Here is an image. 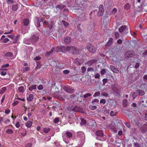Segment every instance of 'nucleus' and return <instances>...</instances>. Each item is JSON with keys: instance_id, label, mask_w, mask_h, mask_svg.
<instances>
[{"instance_id": "f257e3e1", "label": "nucleus", "mask_w": 147, "mask_h": 147, "mask_svg": "<svg viewBox=\"0 0 147 147\" xmlns=\"http://www.w3.org/2000/svg\"><path fill=\"white\" fill-rule=\"evenodd\" d=\"M87 1L85 0H76L75 7H77V9L84 8L86 7Z\"/></svg>"}, {"instance_id": "f03ea898", "label": "nucleus", "mask_w": 147, "mask_h": 147, "mask_svg": "<svg viewBox=\"0 0 147 147\" xmlns=\"http://www.w3.org/2000/svg\"><path fill=\"white\" fill-rule=\"evenodd\" d=\"M72 136V133L70 131H67L65 133H63L62 137L63 141L66 142L68 139H70Z\"/></svg>"}, {"instance_id": "7ed1b4c3", "label": "nucleus", "mask_w": 147, "mask_h": 147, "mask_svg": "<svg viewBox=\"0 0 147 147\" xmlns=\"http://www.w3.org/2000/svg\"><path fill=\"white\" fill-rule=\"evenodd\" d=\"M87 49L89 52L92 53H94L96 51L95 47L89 43L87 44Z\"/></svg>"}, {"instance_id": "20e7f679", "label": "nucleus", "mask_w": 147, "mask_h": 147, "mask_svg": "<svg viewBox=\"0 0 147 147\" xmlns=\"http://www.w3.org/2000/svg\"><path fill=\"white\" fill-rule=\"evenodd\" d=\"M77 138L78 139L81 141L82 143L84 142L85 140V136L84 133L82 132H79L77 133Z\"/></svg>"}, {"instance_id": "39448f33", "label": "nucleus", "mask_w": 147, "mask_h": 147, "mask_svg": "<svg viewBox=\"0 0 147 147\" xmlns=\"http://www.w3.org/2000/svg\"><path fill=\"white\" fill-rule=\"evenodd\" d=\"M66 50L67 51L72 53H76L78 51L76 48L74 47H67Z\"/></svg>"}, {"instance_id": "423d86ee", "label": "nucleus", "mask_w": 147, "mask_h": 147, "mask_svg": "<svg viewBox=\"0 0 147 147\" xmlns=\"http://www.w3.org/2000/svg\"><path fill=\"white\" fill-rule=\"evenodd\" d=\"M39 37L37 36H36L34 34L31 35V36L30 38V40L31 42H34L37 41L39 40Z\"/></svg>"}, {"instance_id": "0eeeda50", "label": "nucleus", "mask_w": 147, "mask_h": 147, "mask_svg": "<svg viewBox=\"0 0 147 147\" xmlns=\"http://www.w3.org/2000/svg\"><path fill=\"white\" fill-rule=\"evenodd\" d=\"M99 11L98 13V16H101L103 14L104 10L103 6L102 5H100L99 7Z\"/></svg>"}, {"instance_id": "6e6552de", "label": "nucleus", "mask_w": 147, "mask_h": 147, "mask_svg": "<svg viewBox=\"0 0 147 147\" xmlns=\"http://www.w3.org/2000/svg\"><path fill=\"white\" fill-rule=\"evenodd\" d=\"M63 89L66 92L70 93H73L74 91V89H72L66 86H64Z\"/></svg>"}, {"instance_id": "1a4fd4ad", "label": "nucleus", "mask_w": 147, "mask_h": 147, "mask_svg": "<svg viewBox=\"0 0 147 147\" xmlns=\"http://www.w3.org/2000/svg\"><path fill=\"white\" fill-rule=\"evenodd\" d=\"M134 55V51H129L126 52L125 54V55L126 57L129 58L133 57Z\"/></svg>"}, {"instance_id": "9d476101", "label": "nucleus", "mask_w": 147, "mask_h": 147, "mask_svg": "<svg viewBox=\"0 0 147 147\" xmlns=\"http://www.w3.org/2000/svg\"><path fill=\"white\" fill-rule=\"evenodd\" d=\"M110 68L112 71L114 73L116 74H118L119 72V70L118 69L116 68L114 66L111 65L110 66Z\"/></svg>"}, {"instance_id": "9b49d317", "label": "nucleus", "mask_w": 147, "mask_h": 147, "mask_svg": "<svg viewBox=\"0 0 147 147\" xmlns=\"http://www.w3.org/2000/svg\"><path fill=\"white\" fill-rule=\"evenodd\" d=\"M96 61L97 60L95 59L91 60L87 62L86 64L88 65L89 66H91L94 63H95Z\"/></svg>"}, {"instance_id": "f8f14e48", "label": "nucleus", "mask_w": 147, "mask_h": 147, "mask_svg": "<svg viewBox=\"0 0 147 147\" xmlns=\"http://www.w3.org/2000/svg\"><path fill=\"white\" fill-rule=\"evenodd\" d=\"M30 21L29 20L28 18L24 19L23 21V23L24 25L27 26H28L29 24Z\"/></svg>"}, {"instance_id": "ddd939ff", "label": "nucleus", "mask_w": 147, "mask_h": 147, "mask_svg": "<svg viewBox=\"0 0 147 147\" xmlns=\"http://www.w3.org/2000/svg\"><path fill=\"white\" fill-rule=\"evenodd\" d=\"M96 136L101 137L104 135V134L103 132L100 130H98L96 131Z\"/></svg>"}, {"instance_id": "4468645a", "label": "nucleus", "mask_w": 147, "mask_h": 147, "mask_svg": "<svg viewBox=\"0 0 147 147\" xmlns=\"http://www.w3.org/2000/svg\"><path fill=\"white\" fill-rule=\"evenodd\" d=\"M113 41V38H110L108 42L105 45V46L106 47H109L112 44Z\"/></svg>"}, {"instance_id": "2eb2a0df", "label": "nucleus", "mask_w": 147, "mask_h": 147, "mask_svg": "<svg viewBox=\"0 0 147 147\" xmlns=\"http://www.w3.org/2000/svg\"><path fill=\"white\" fill-rule=\"evenodd\" d=\"M65 7V6L64 5H57L56 6L55 8L57 9L62 10Z\"/></svg>"}, {"instance_id": "dca6fc26", "label": "nucleus", "mask_w": 147, "mask_h": 147, "mask_svg": "<svg viewBox=\"0 0 147 147\" xmlns=\"http://www.w3.org/2000/svg\"><path fill=\"white\" fill-rule=\"evenodd\" d=\"M55 48L54 47H52L50 51L49 52H47L45 54V56L46 57H48L49 55H51L54 50Z\"/></svg>"}, {"instance_id": "f3484780", "label": "nucleus", "mask_w": 147, "mask_h": 147, "mask_svg": "<svg viewBox=\"0 0 147 147\" xmlns=\"http://www.w3.org/2000/svg\"><path fill=\"white\" fill-rule=\"evenodd\" d=\"M126 28L127 26H122L119 28V31L120 33H122L124 30Z\"/></svg>"}, {"instance_id": "a211bd4d", "label": "nucleus", "mask_w": 147, "mask_h": 147, "mask_svg": "<svg viewBox=\"0 0 147 147\" xmlns=\"http://www.w3.org/2000/svg\"><path fill=\"white\" fill-rule=\"evenodd\" d=\"M33 99V95L32 94L28 95V96H27V99L28 101H32Z\"/></svg>"}, {"instance_id": "6ab92c4d", "label": "nucleus", "mask_w": 147, "mask_h": 147, "mask_svg": "<svg viewBox=\"0 0 147 147\" xmlns=\"http://www.w3.org/2000/svg\"><path fill=\"white\" fill-rule=\"evenodd\" d=\"M13 55V54L12 53L10 52H7L5 54V56H6L7 59H9Z\"/></svg>"}, {"instance_id": "aec40b11", "label": "nucleus", "mask_w": 147, "mask_h": 147, "mask_svg": "<svg viewBox=\"0 0 147 147\" xmlns=\"http://www.w3.org/2000/svg\"><path fill=\"white\" fill-rule=\"evenodd\" d=\"M64 41L65 43L68 44L71 42V39L70 37H66L65 38Z\"/></svg>"}, {"instance_id": "412c9836", "label": "nucleus", "mask_w": 147, "mask_h": 147, "mask_svg": "<svg viewBox=\"0 0 147 147\" xmlns=\"http://www.w3.org/2000/svg\"><path fill=\"white\" fill-rule=\"evenodd\" d=\"M18 8V4H16L13 5L12 6V9L13 11H16Z\"/></svg>"}, {"instance_id": "4be33fe9", "label": "nucleus", "mask_w": 147, "mask_h": 147, "mask_svg": "<svg viewBox=\"0 0 147 147\" xmlns=\"http://www.w3.org/2000/svg\"><path fill=\"white\" fill-rule=\"evenodd\" d=\"M32 124V121H28L26 124V125L28 127L30 128L31 127Z\"/></svg>"}, {"instance_id": "5701e85b", "label": "nucleus", "mask_w": 147, "mask_h": 147, "mask_svg": "<svg viewBox=\"0 0 147 147\" xmlns=\"http://www.w3.org/2000/svg\"><path fill=\"white\" fill-rule=\"evenodd\" d=\"M36 85H32L29 88V90L31 91L36 89Z\"/></svg>"}, {"instance_id": "b1692460", "label": "nucleus", "mask_w": 147, "mask_h": 147, "mask_svg": "<svg viewBox=\"0 0 147 147\" xmlns=\"http://www.w3.org/2000/svg\"><path fill=\"white\" fill-rule=\"evenodd\" d=\"M76 37H77V39L79 41H82L83 39L82 35L79 34L78 35V36H77Z\"/></svg>"}, {"instance_id": "393cba45", "label": "nucleus", "mask_w": 147, "mask_h": 147, "mask_svg": "<svg viewBox=\"0 0 147 147\" xmlns=\"http://www.w3.org/2000/svg\"><path fill=\"white\" fill-rule=\"evenodd\" d=\"M18 90L19 92L21 93H23L25 91L24 87L23 86H21L19 87Z\"/></svg>"}, {"instance_id": "a878e982", "label": "nucleus", "mask_w": 147, "mask_h": 147, "mask_svg": "<svg viewBox=\"0 0 147 147\" xmlns=\"http://www.w3.org/2000/svg\"><path fill=\"white\" fill-rule=\"evenodd\" d=\"M131 5L129 3H127L124 6V7L125 9L126 10H128L130 9Z\"/></svg>"}, {"instance_id": "bb28decb", "label": "nucleus", "mask_w": 147, "mask_h": 147, "mask_svg": "<svg viewBox=\"0 0 147 147\" xmlns=\"http://www.w3.org/2000/svg\"><path fill=\"white\" fill-rule=\"evenodd\" d=\"M7 89L6 87H3L0 89V94H3L6 90Z\"/></svg>"}, {"instance_id": "cd10ccee", "label": "nucleus", "mask_w": 147, "mask_h": 147, "mask_svg": "<svg viewBox=\"0 0 147 147\" xmlns=\"http://www.w3.org/2000/svg\"><path fill=\"white\" fill-rule=\"evenodd\" d=\"M7 69H3L4 71H2L1 72L0 74L1 76H5L7 74L6 72L5 71H7Z\"/></svg>"}, {"instance_id": "c85d7f7f", "label": "nucleus", "mask_w": 147, "mask_h": 147, "mask_svg": "<svg viewBox=\"0 0 147 147\" xmlns=\"http://www.w3.org/2000/svg\"><path fill=\"white\" fill-rule=\"evenodd\" d=\"M55 51L57 52H60L62 51V49L60 47H57L55 48Z\"/></svg>"}, {"instance_id": "c756f323", "label": "nucleus", "mask_w": 147, "mask_h": 147, "mask_svg": "<svg viewBox=\"0 0 147 147\" xmlns=\"http://www.w3.org/2000/svg\"><path fill=\"white\" fill-rule=\"evenodd\" d=\"M138 94L140 96H142L145 94V93L142 90H138Z\"/></svg>"}, {"instance_id": "7c9ffc66", "label": "nucleus", "mask_w": 147, "mask_h": 147, "mask_svg": "<svg viewBox=\"0 0 147 147\" xmlns=\"http://www.w3.org/2000/svg\"><path fill=\"white\" fill-rule=\"evenodd\" d=\"M134 147H140V144L139 143H137V142H134L133 143Z\"/></svg>"}, {"instance_id": "2f4dec72", "label": "nucleus", "mask_w": 147, "mask_h": 147, "mask_svg": "<svg viewBox=\"0 0 147 147\" xmlns=\"http://www.w3.org/2000/svg\"><path fill=\"white\" fill-rule=\"evenodd\" d=\"M127 100L126 99H124L123 100V105L124 107H126L127 105Z\"/></svg>"}, {"instance_id": "473e14b6", "label": "nucleus", "mask_w": 147, "mask_h": 147, "mask_svg": "<svg viewBox=\"0 0 147 147\" xmlns=\"http://www.w3.org/2000/svg\"><path fill=\"white\" fill-rule=\"evenodd\" d=\"M90 109L91 110H94L96 109L97 107L96 106H89Z\"/></svg>"}, {"instance_id": "72a5a7b5", "label": "nucleus", "mask_w": 147, "mask_h": 147, "mask_svg": "<svg viewBox=\"0 0 147 147\" xmlns=\"http://www.w3.org/2000/svg\"><path fill=\"white\" fill-rule=\"evenodd\" d=\"M86 122V120L83 118L81 120V121L80 123V124L81 125L85 124Z\"/></svg>"}, {"instance_id": "f704fd0d", "label": "nucleus", "mask_w": 147, "mask_h": 147, "mask_svg": "<svg viewBox=\"0 0 147 147\" xmlns=\"http://www.w3.org/2000/svg\"><path fill=\"white\" fill-rule=\"evenodd\" d=\"M117 112H114L113 111H111L110 113V115L111 116H113L116 115Z\"/></svg>"}, {"instance_id": "c9c22d12", "label": "nucleus", "mask_w": 147, "mask_h": 147, "mask_svg": "<svg viewBox=\"0 0 147 147\" xmlns=\"http://www.w3.org/2000/svg\"><path fill=\"white\" fill-rule=\"evenodd\" d=\"M91 96V94L89 93H87L83 96L84 98H87L88 97H90Z\"/></svg>"}, {"instance_id": "e433bc0d", "label": "nucleus", "mask_w": 147, "mask_h": 147, "mask_svg": "<svg viewBox=\"0 0 147 147\" xmlns=\"http://www.w3.org/2000/svg\"><path fill=\"white\" fill-rule=\"evenodd\" d=\"M6 132L7 134H11L13 133V131L11 129H8L6 130Z\"/></svg>"}, {"instance_id": "4c0bfd02", "label": "nucleus", "mask_w": 147, "mask_h": 147, "mask_svg": "<svg viewBox=\"0 0 147 147\" xmlns=\"http://www.w3.org/2000/svg\"><path fill=\"white\" fill-rule=\"evenodd\" d=\"M50 129L49 128H44L43 129V131L45 133H47L49 131Z\"/></svg>"}, {"instance_id": "58836bf2", "label": "nucleus", "mask_w": 147, "mask_h": 147, "mask_svg": "<svg viewBox=\"0 0 147 147\" xmlns=\"http://www.w3.org/2000/svg\"><path fill=\"white\" fill-rule=\"evenodd\" d=\"M100 95V92H97L94 93V94L93 96L94 97L99 96Z\"/></svg>"}, {"instance_id": "ea45409f", "label": "nucleus", "mask_w": 147, "mask_h": 147, "mask_svg": "<svg viewBox=\"0 0 147 147\" xmlns=\"http://www.w3.org/2000/svg\"><path fill=\"white\" fill-rule=\"evenodd\" d=\"M106 72V70L105 69H102L100 71V74L102 75L105 74Z\"/></svg>"}, {"instance_id": "a19ab883", "label": "nucleus", "mask_w": 147, "mask_h": 147, "mask_svg": "<svg viewBox=\"0 0 147 147\" xmlns=\"http://www.w3.org/2000/svg\"><path fill=\"white\" fill-rule=\"evenodd\" d=\"M59 121V118H57V117H56L54 119L53 121V122L54 123H57Z\"/></svg>"}, {"instance_id": "79ce46f5", "label": "nucleus", "mask_w": 147, "mask_h": 147, "mask_svg": "<svg viewBox=\"0 0 147 147\" xmlns=\"http://www.w3.org/2000/svg\"><path fill=\"white\" fill-rule=\"evenodd\" d=\"M108 81V79L107 78H104L102 80L103 84L105 85Z\"/></svg>"}, {"instance_id": "37998d69", "label": "nucleus", "mask_w": 147, "mask_h": 147, "mask_svg": "<svg viewBox=\"0 0 147 147\" xmlns=\"http://www.w3.org/2000/svg\"><path fill=\"white\" fill-rule=\"evenodd\" d=\"M81 69L82 70V72L83 73H84L86 70V69L85 67L83 66L82 67Z\"/></svg>"}, {"instance_id": "c03bdc74", "label": "nucleus", "mask_w": 147, "mask_h": 147, "mask_svg": "<svg viewBox=\"0 0 147 147\" xmlns=\"http://www.w3.org/2000/svg\"><path fill=\"white\" fill-rule=\"evenodd\" d=\"M9 65L8 63H6L5 64L2 65L1 66V67L2 68H4L8 67L9 66Z\"/></svg>"}, {"instance_id": "a18cd8bd", "label": "nucleus", "mask_w": 147, "mask_h": 147, "mask_svg": "<svg viewBox=\"0 0 147 147\" xmlns=\"http://www.w3.org/2000/svg\"><path fill=\"white\" fill-rule=\"evenodd\" d=\"M13 0H7V3L8 4L13 3Z\"/></svg>"}, {"instance_id": "49530a36", "label": "nucleus", "mask_w": 147, "mask_h": 147, "mask_svg": "<svg viewBox=\"0 0 147 147\" xmlns=\"http://www.w3.org/2000/svg\"><path fill=\"white\" fill-rule=\"evenodd\" d=\"M10 112V110L9 109H7L5 110V113L6 114H8Z\"/></svg>"}, {"instance_id": "de8ad7c7", "label": "nucleus", "mask_w": 147, "mask_h": 147, "mask_svg": "<svg viewBox=\"0 0 147 147\" xmlns=\"http://www.w3.org/2000/svg\"><path fill=\"white\" fill-rule=\"evenodd\" d=\"M7 36L9 38H11L12 40L15 37V36L13 35H7Z\"/></svg>"}, {"instance_id": "09e8293b", "label": "nucleus", "mask_w": 147, "mask_h": 147, "mask_svg": "<svg viewBox=\"0 0 147 147\" xmlns=\"http://www.w3.org/2000/svg\"><path fill=\"white\" fill-rule=\"evenodd\" d=\"M106 100L104 99L100 100V103L101 104L103 103V104H105L106 103Z\"/></svg>"}, {"instance_id": "8fccbe9b", "label": "nucleus", "mask_w": 147, "mask_h": 147, "mask_svg": "<svg viewBox=\"0 0 147 147\" xmlns=\"http://www.w3.org/2000/svg\"><path fill=\"white\" fill-rule=\"evenodd\" d=\"M62 22L63 23L64 26L65 27H67L68 25V24L65 21H62Z\"/></svg>"}, {"instance_id": "3c124183", "label": "nucleus", "mask_w": 147, "mask_h": 147, "mask_svg": "<svg viewBox=\"0 0 147 147\" xmlns=\"http://www.w3.org/2000/svg\"><path fill=\"white\" fill-rule=\"evenodd\" d=\"M101 94L102 96L107 97L108 96V94L106 92H103Z\"/></svg>"}, {"instance_id": "603ef678", "label": "nucleus", "mask_w": 147, "mask_h": 147, "mask_svg": "<svg viewBox=\"0 0 147 147\" xmlns=\"http://www.w3.org/2000/svg\"><path fill=\"white\" fill-rule=\"evenodd\" d=\"M140 66V63H136L135 66V68L136 69L138 68Z\"/></svg>"}, {"instance_id": "864d4df0", "label": "nucleus", "mask_w": 147, "mask_h": 147, "mask_svg": "<svg viewBox=\"0 0 147 147\" xmlns=\"http://www.w3.org/2000/svg\"><path fill=\"white\" fill-rule=\"evenodd\" d=\"M72 110L74 111H78V107L77 106H75V107Z\"/></svg>"}, {"instance_id": "5fc2aeb1", "label": "nucleus", "mask_w": 147, "mask_h": 147, "mask_svg": "<svg viewBox=\"0 0 147 147\" xmlns=\"http://www.w3.org/2000/svg\"><path fill=\"white\" fill-rule=\"evenodd\" d=\"M94 78L96 79L99 78H100V74L98 73L96 74L94 76Z\"/></svg>"}, {"instance_id": "6e6d98bb", "label": "nucleus", "mask_w": 147, "mask_h": 147, "mask_svg": "<svg viewBox=\"0 0 147 147\" xmlns=\"http://www.w3.org/2000/svg\"><path fill=\"white\" fill-rule=\"evenodd\" d=\"M9 41V40L7 38H6L4 39L3 40V42L5 43H6L7 42Z\"/></svg>"}, {"instance_id": "4d7b16f0", "label": "nucleus", "mask_w": 147, "mask_h": 147, "mask_svg": "<svg viewBox=\"0 0 147 147\" xmlns=\"http://www.w3.org/2000/svg\"><path fill=\"white\" fill-rule=\"evenodd\" d=\"M99 100L97 99H94L92 101V103L94 104L95 102L98 103L99 102Z\"/></svg>"}, {"instance_id": "13d9d810", "label": "nucleus", "mask_w": 147, "mask_h": 147, "mask_svg": "<svg viewBox=\"0 0 147 147\" xmlns=\"http://www.w3.org/2000/svg\"><path fill=\"white\" fill-rule=\"evenodd\" d=\"M63 73L65 74H69V70H65L63 71Z\"/></svg>"}, {"instance_id": "bf43d9fd", "label": "nucleus", "mask_w": 147, "mask_h": 147, "mask_svg": "<svg viewBox=\"0 0 147 147\" xmlns=\"http://www.w3.org/2000/svg\"><path fill=\"white\" fill-rule=\"evenodd\" d=\"M43 86L42 85V84L38 86V89L39 90H41L43 89Z\"/></svg>"}, {"instance_id": "052dcab7", "label": "nucleus", "mask_w": 147, "mask_h": 147, "mask_svg": "<svg viewBox=\"0 0 147 147\" xmlns=\"http://www.w3.org/2000/svg\"><path fill=\"white\" fill-rule=\"evenodd\" d=\"M124 123L127 127L129 128L131 127V125L129 123L127 122H124Z\"/></svg>"}, {"instance_id": "680f3d73", "label": "nucleus", "mask_w": 147, "mask_h": 147, "mask_svg": "<svg viewBox=\"0 0 147 147\" xmlns=\"http://www.w3.org/2000/svg\"><path fill=\"white\" fill-rule=\"evenodd\" d=\"M115 37L116 38H118L119 36V34L118 32H116L115 34Z\"/></svg>"}, {"instance_id": "e2e57ef3", "label": "nucleus", "mask_w": 147, "mask_h": 147, "mask_svg": "<svg viewBox=\"0 0 147 147\" xmlns=\"http://www.w3.org/2000/svg\"><path fill=\"white\" fill-rule=\"evenodd\" d=\"M15 126L17 128H18L20 127L19 122L18 121L16 122L15 124Z\"/></svg>"}, {"instance_id": "0e129e2a", "label": "nucleus", "mask_w": 147, "mask_h": 147, "mask_svg": "<svg viewBox=\"0 0 147 147\" xmlns=\"http://www.w3.org/2000/svg\"><path fill=\"white\" fill-rule=\"evenodd\" d=\"M87 71L88 72L90 71H94V69L92 68V67H88L87 69Z\"/></svg>"}, {"instance_id": "69168bd1", "label": "nucleus", "mask_w": 147, "mask_h": 147, "mask_svg": "<svg viewBox=\"0 0 147 147\" xmlns=\"http://www.w3.org/2000/svg\"><path fill=\"white\" fill-rule=\"evenodd\" d=\"M26 131H23L22 132L21 134V135L22 136H25L26 135Z\"/></svg>"}, {"instance_id": "338daca9", "label": "nucleus", "mask_w": 147, "mask_h": 147, "mask_svg": "<svg viewBox=\"0 0 147 147\" xmlns=\"http://www.w3.org/2000/svg\"><path fill=\"white\" fill-rule=\"evenodd\" d=\"M32 144L31 143H29L27 144L25 146V147H31Z\"/></svg>"}, {"instance_id": "774afa93", "label": "nucleus", "mask_w": 147, "mask_h": 147, "mask_svg": "<svg viewBox=\"0 0 147 147\" xmlns=\"http://www.w3.org/2000/svg\"><path fill=\"white\" fill-rule=\"evenodd\" d=\"M144 119L145 120H147V111H146L144 115Z\"/></svg>"}]
</instances>
